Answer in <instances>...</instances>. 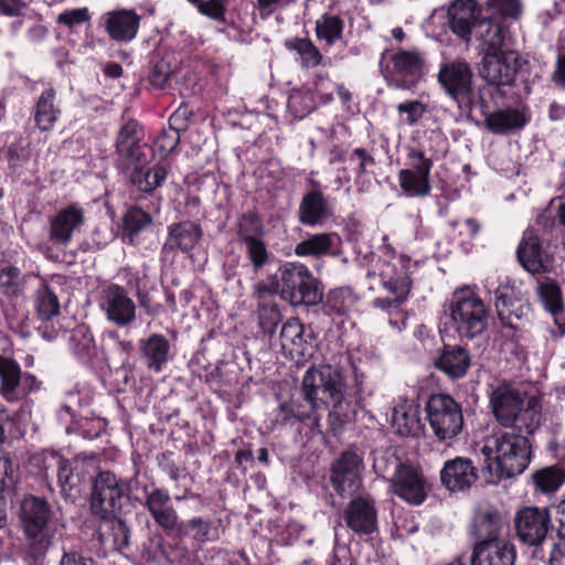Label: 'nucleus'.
I'll use <instances>...</instances> for the list:
<instances>
[{"label":"nucleus","mask_w":565,"mask_h":565,"mask_svg":"<svg viewBox=\"0 0 565 565\" xmlns=\"http://www.w3.org/2000/svg\"><path fill=\"white\" fill-rule=\"evenodd\" d=\"M502 518L498 510L487 507L479 508L472 520L471 534L478 542H490L499 539Z\"/></svg>","instance_id":"obj_36"},{"label":"nucleus","mask_w":565,"mask_h":565,"mask_svg":"<svg viewBox=\"0 0 565 565\" xmlns=\"http://www.w3.org/2000/svg\"><path fill=\"white\" fill-rule=\"evenodd\" d=\"M364 462L361 455L353 450L343 451L331 467V483L342 497L356 493L362 487Z\"/></svg>","instance_id":"obj_13"},{"label":"nucleus","mask_w":565,"mask_h":565,"mask_svg":"<svg viewBox=\"0 0 565 565\" xmlns=\"http://www.w3.org/2000/svg\"><path fill=\"white\" fill-rule=\"evenodd\" d=\"M21 381L20 364L13 359L0 354V395L7 402L13 403L23 398Z\"/></svg>","instance_id":"obj_34"},{"label":"nucleus","mask_w":565,"mask_h":565,"mask_svg":"<svg viewBox=\"0 0 565 565\" xmlns=\"http://www.w3.org/2000/svg\"><path fill=\"white\" fill-rule=\"evenodd\" d=\"M245 246L246 257L253 266L254 273L262 270L269 260V252L262 238L242 242Z\"/></svg>","instance_id":"obj_57"},{"label":"nucleus","mask_w":565,"mask_h":565,"mask_svg":"<svg viewBox=\"0 0 565 565\" xmlns=\"http://www.w3.org/2000/svg\"><path fill=\"white\" fill-rule=\"evenodd\" d=\"M385 258L379 257L375 266L366 274L367 279L380 278L382 287L394 298H375L373 306L383 310H398L399 306L407 299L412 288V280L408 276L404 260L396 259L391 247L385 246Z\"/></svg>","instance_id":"obj_7"},{"label":"nucleus","mask_w":565,"mask_h":565,"mask_svg":"<svg viewBox=\"0 0 565 565\" xmlns=\"http://www.w3.org/2000/svg\"><path fill=\"white\" fill-rule=\"evenodd\" d=\"M145 492V482L138 475L129 479L117 476L111 470L97 471L89 493L90 514L121 512L122 501H135L137 493Z\"/></svg>","instance_id":"obj_5"},{"label":"nucleus","mask_w":565,"mask_h":565,"mask_svg":"<svg viewBox=\"0 0 565 565\" xmlns=\"http://www.w3.org/2000/svg\"><path fill=\"white\" fill-rule=\"evenodd\" d=\"M301 391L310 412L297 409L284 403L279 406L275 422L279 425L311 420L313 428H320V409L328 411L330 429L337 433L348 424L356 413L355 403L347 390L343 373L331 365L310 367L303 375Z\"/></svg>","instance_id":"obj_1"},{"label":"nucleus","mask_w":565,"mask_h":565,"mask_svg":"<svg viewBox=\"0 0 565 565\" xmlns=\"http://www.w3.org/2000/svg\"><path fill=\"white\" fill-rule=\"evenodd\" d=\"M344 21L335 14L324 13L316 21V36L328 45H333L343 34Z\"/></svg>","instance_id":"obj_46"},{"label":"nucleus","mask_w":565,"mask_h":565,"mask_svg":"<svg viewBox=\"0 0 565 565\" xmlns=\"http://www.w3.org/2000/svg\"><path fill=\"white\" fill-rule=\"evenodd\" d=\"M21 524L25 537V559L29 565H42L52 544L49 522L52 510L44 498L30 495L21 502Z\"/></svg>","instance_id":"obj_6"},{"label":"nucleus","mask_w":565,"mask_h":565,"mask_svg":"<svg viewBox=\"0 0 565 565\" xmlns=\"http://www.w3.org/2000/svg\"><path fill=\"white\" fill-rule=\"evenodd\" d=\"M345 525L355 534L371 535L377 530V512L372 501L358 497L343 510Z\"/></svg>","instance_id":"obj_23"},{"label":"nucleus","mask_w":565,"mask_h":565,"mask_svg":"<svg viewBox=\"0 0 565 565\" xmlns=\"http://www.w3.org/2000/svg\"><path fill=\"white\" fill-rule=\"evenodd\" d=\"M143 138L142 128L135 120L126 122L118 131L116 138V153L118 167L129 170L131 163L147 164V145L141 143Z\"/></svg>","instance_id":"obj_16"},{"label":"nucleus","mask_w":565,"mask_h":565,"mask_svg":"<svg viewBox=\"0 0 565 565\" xmlns=\"http://www.w3.org/2000/svg\"><path fill=\"white\" fill-rule=\"evenodd\" d=\"M34 308L42 320H50L60 315L58 298L47 285L42 284L35 290Z\"/></svg>","instance_id":"obj_48"},{"label":"nucleus","mask_w":565,"mask_h":565,"mask_svg":"<svg viewBox=\"0 0 565 565\" xmlns=\"http://www.w3.org/2000/svg\"><path fill=\"white\" fill-rule=\"evenodd\" d=\"M57 483L65 500L75 502L82 495V487L92 480L97 472L94 457L76 456L72 460L63 457L56 458Z\"/></svg>","instance_id":"obj_11"},{"label":"nucleus","mask_w":565,"mask_h":565,"mask_svg":"<svg viewBox=\"0 0 565 565\" xmlns=\"http://www.w3.org/2000/svg\"><path fill=\"white\" fill-rule=\"evenodd\" d=\"M390 61V85L395 88H411L424 73L425 55L418 50H398L391 55Z\"/></svg>","instance_id":"obj_17"},{"label":"nucleus","mask_w":565,"mask_h":565,"mask_svg":"<svg viewBox=\"0 0 565 565\" xmlns=\"http://www.w3.org/2000/svg\"><path fill=\"white\" fill-rule=\"evenodd\" d=\"M196 8L201 14L212 20L220 22L225 20L226 7L222 0H201V2L196 4Z\"/></svg>","instance_id":"obj_62"},{"label":"nucleus","mask_w":565,"mask_h":565,"mask_svg":"<svg viewBox=\"0 0 565 565\" xmlns=\"http://www.w3.org/2000/svg\"><path fill=\"white\" fill-rule=\"evenodd\" d=\"M539 295L552 315L563 311V296L559 286L551 278H545L539 285Z\"/></svg>","instance_id":"obj_53"},{"label":"nucleus","mask_w":565,"mask_h":565,"mask_svg":"<svg viewBox=\"0 0 565 565\" xmlns=\"http://www.w3.org/2000/svg\"><path fill=\"white\" fill-rule=\"evenodd\" d=\"M486 6L492 15L502 19L519 20L523 12L520 0H487Z\"/></svg>","instance_id":"obj_58"},{"label":"nucleus","mask_w":565,"mask_h":565,"mask_svg":"<svg viewBox=\"0 0 565 565\" xmlns=\"http://www.w3.org/2000/svg\"><path fill=\"white\" fill-rule=\"evenodd\" d=\"M147 164L131 163L130 181L142 192H152L159 188L167 178V169L163 166L156 164L151 169Z\"/></svg>","instance_id":"obj_40"},{"label":"nucleus","mask_w":565,"mask_h":565,"mask_svg":"<svg viewBox=\"0 0 565 565\" xmlns=\"http://www.w3.org/2000/svg\"><path fill=\"white\" fill-rule=\"evenodd\" d=\"M399 114H406V122L408 125H415L426 113V105L419 100H409L401 103L396 107Z\"/></svg>","instance_id":"obj_63"},{"label":"nucleus","mask_w":565,"mask_h":565,"mask_svg":"<svg viewBox=\"0 0 565 565\" xmlns=\"http://www.w3.org/2000/svg\"><path fill=\"white\" fill-rule=\"evenodd\" d=\"M535 492L552 494L565 482V469L558 466H548L534 471L531 476Z\"/></svg>","instance_id":"obj_42"},{"label":"nucleus","mask_w":565,"mask_h":565,"mask_svg":"<svg viewBox=\"0 0 565 565\" xmlns=\"http://www.w3.org/2000/svg\"><path fill=\"white\" fill-rule=\"evenodd\" d=\"M428 424L439 441L456 438L463 428L461 405L448 394H433L425 405Z\"/></svg>","instance_id":"obj_9"},{"label":"nucleus","mask_w":565,"mask_h":565,"mask_svg":"<svg viewBox=\"0 0 565 565\" xmlns=\"http://www.w3.org/2000/svg\"><path fill=\"white\" fill-rule=\"evenodd\" d=\"M435 365L449 379L459 380L468 373L471 366V356L462 347L445 345Z\"/></svg>","instance_id":"obj_30"},{"label":"nucleus","mask_w":565,"mask_h":565,"mask_svg":"<svg viewBox=\"0 0 565 565\" xmlns=\"http://www.w3.org/2000/svg\"><path fill=\"white\" fill-rule=\"evenodd\" d=\"M238 241L247 242L258 239L265 235V227L262 217L256 213L248 211L243 213L236 223Z\"/></svg>","instance_id":"obj_49"},{"label":"nucleus","mask_w":565,"mask_h":565,"mask_svg":"<svg viewBox=\"0 0 565 565\" xmlns=\"http://www.w3.org/2000/svg\"><path fill=\"white\" fill-rule=\"evenodd\" d=\"M172 73L169 62L161 58L153 65L149 75V83L153 88L163 89Z\"/></svg>","instance_id":"obj_60"},{"label":"nucleus","mask_w":565,"mask_h":565,"mask_svg":"<svg viewBox=\"0 0 565 565\" xmlns=\"http://www.w3.org/2000/svg\"><path fill=\"white\" fill-rule=\"evenodd\" d=\"M286 46L300 55L303 67H316L322 61V54L309 39H294L287 41Z\"/></svg>","instance_id":"obj_52"},{"label":"nucleus","mask_w":565,"mask_h":565,"mask_svg":"<svg viewBox=\"0 0 565 565\" xmlns=\"http://www.w3.org/2000/svg\"><path fill=\"white\" fill-rule=\"evenodd\" d=\"M516 537L527 546H541L554 530L548 509L525 507L513 519Z\"/></svg>","instance_id":"obj_12"},{"label":"nucleus","mask_w":565,"mask_h":565,"mask_svg":"<svg viewBox=\"0 0 565 565\" xmlns=\"http://www.w3.org/2000/svg\"><path fill=\"white\" fill-rule=\"evenodd\" d=\"M299 221L301 224L315 226L322 224L330 215L329 203L320 190L306 193L299 204Z\"/></svg>","instance_id":"obj_33"},{"label":"nucleus","mask_w":565,"mask_h":565,"mask_svg":"<svg viewBox=\"0 0 565 565\" xmlns=\"http://www.w3.org/2000/svg\"><path fill=\"white\" fill-rule=\"evenodd\" d=\"M484 288L489 294L494 295V307L499 319L509 320L511 318L509 307H513L514 303L520 301L515 297L513 287L508 284H498V278L490 275L484 280Z\"/></svg>","instance_id":"obj_41"},{"label":"nucleus","mask_w":565,"mask_h":565,"mask_svg":"<svg viewBox=\"0 0 565 565\" xmlns=\"http://www.w3.org/2000/svg\"><path fill=\"white\" fill-rule=\"evenodd\" d=\"M489 403L495 422L505 430L535 434L544 422L541 399L525 397L511 385L501 384L493 388Z\"/></svg>","instance_id":"obj_3"},{"label":"nucleus","mask_w":565,"mask_h":565,"mask_svg":"<svg viewBox=\"0 0 565 565\" xmlns=\"http://www.w3.org/2000/svg\"><path fill=\"white\" fill-rule=\"evenodd\" d=\"M180 141V134L171 130H162V132L157 138L156 145L164 156L171 153Z\"/></svg>","instance_id":"obj_64"},{"label":"nucleus","mask_w":565,"mask_h":565,"mask_svg":"<svg viewBox=\"0 0 565 565\" xmlns=\"http://www.w3.org/2000/svg\"><path fill=\"white\" fill-rule=\"evenodd\" d=\"M516 256L522 267L531 274H542L548 270V255L543 250L541 241L533 230L523 233Z\"/></svg>","instance_id":"obj_27"},{"label":"nucleus","mask_w":565,"mask_h":565,"mask_svg":"<svg viewBox=\"0 0 565 565\" xmlns=\"http://www.w3.org/2000/svg\"><path fill=\"white\" fill-rule=\"evenodd\" d=\"M437 82L445 94L459 107H470L473 102V72L465 60L443 63L437 74Z\"/></svg>","instance_id":"obj_10"},{"label":"nucleus","mask_w":565,"mask_h":565,"mask_svg":"<svg viewBox=\"0 0 565 565\" xmlns=\"http://www.w3.org/2000/svg\"><path fill=\"white\" fill-rule=\"evenodd\" d=\"M140 503L152 516L154 523L166 532H173L178 526V512L172 504L170 493L164 488L152 487L145 482V492L137 493Z\"/></svg>","instance_id":"obj_14"},{"label":"nucleus","mask_w":565,"mask_h":565,"mask_svg":"<svg viewBox=\"0 0 565 565\" xmlns=\"http://www.w3.org/2000/svg\"><path fill=\"white\" fill-rule=\"evenodd\" d=\"M68 343L73 353L82 359L89 358L94 349L93 335L85 326H78L72 330Z\"/></svg>","instance_id":"obj_54"},{"label":"nucleus","mask_w":565,"mask_h":565,"mask_svg":"<svg viewBox=\"0 0 565 565\" xmlns=\"http://www.w3.org/2000/svg\"><path fill=\"white\" fill-rule=\"evenodd\" d=\"M392 427L402 437L418 436L423 431L419 406L413 401H403L394 406Z\"/></svg>","instance_id":"obj_32"},{"label":"nucleus","mask_w":565,"mask_h":565,"mask_svg":"<svg viewBox=\"0 0 565 565\" xmlns=\"http://www.w3.org/2000/svg\"><path fill=\"white\" fill-rule=\"evenodd\" d=\"M430 177L415 170L402 169L398 172L401 189L412 198H425L430 193Z\"/></svg>","instance_id":"obj_44"},{"label":"nucleus","mask_w":565,"mask_h":565,"mask_svg":"<svg viewBox=\"0 0 565 565\" xmlns=\"http://www.w3.org/2000/svg\"><path fill=\"white\" fill-rule=\"evenodd\" d=\"M529 121L523 110L513 107L488 113L484 118L486 128L494 135H509L522 129Z\"/></svg>","instance_id":"obj_31"},{"label":"nucleus","mask_w":565,"mask_h":565,"mask_svg":"<svg viewBox=\"0 0 565 565\" xmlns=\"http://www.w3.org/2000/svg\"><path fill=\"white\" fill-rule=\"evenodd\" d=\"M169 340L159 333H153L147 339L140 340V355L146 366L156 372H161L170 355Z\"/></svg>","instance_id":"obj_35"},{"label":"nucleus","mask_w":565,"mask_h":565,"mask_svg":"<svg viewBox=\"0 0 565 565\" xmlns=\"http://www.w3.org/2000/svg\"><path fill=\"white\" fill-rule=\"evenodd\" d=\"M478 480L477 468L468 458L456 457L447 460L440 470L441 484L451 492L465 491Z\"/></svg>","instance_id":"obj_25"},{"label":"nucleus","mask_w":565,"mask_h":565,"mask_svg":"<svg viewBox=\"0 0 565 565\" xmlns=\"http://www.w3.org/2000/svg\"><path fill=\"white\" fill-rule=\"evenodd\" d=\"M478 38L483 45V53L503 52L509 49V30L493 19L481 20L477 26Z\"/></svg>","instance_id":"obj_37"},{"label":"nucleus","mask_w":565,"mask_h":565,"mask_svg":"<svg viewBox=\"0 0 565 565\" xmlns=\"http://www.w3.org/2000/svg\"><path fill=\"white\" fill-rule=\"evenodd\" d=\"M119 512L90 514L96 520L94 537L104 550L124 553L130 546L131 529Z\"/></svg>","instance_id":"obj_15"},{"label":"nucleus","mask_w":565,"mask_h":565,"mask_svg":"<svg viewBox=\"0 0 565 565\" xmlns=\"http://www.w3.org/2000/svg\"><path fill=\"white\" fill-rule=\"evenodd\" d=\"M85 223V211L75 203L58 210L49 221V241L67 246Z\"/></svg>","instance_id":"obj_20"},{"label":"nucleus","mask_w":565,"mask_h":565,"mask_svg":"<svg viewBox=\"0 0 565 565\" xmlns=\"http://www.w3.org/2000/svg\"><path fill=\"white\" fill-rule=\"evenodd\" d=\"M105 29L111 40L130 42L138 33L140 15L135 10L120 9L104 15Z\"/></svg>","instance_id":"obj_29"},{"label":"nucleus","mask_w":565,"mask_h":565,"mask_svg":"<svg viewBox=\"0 0 565 565\" xmlns=\"http://www.w3.org/2000/svg\"><path fill=\"white\" fill-rule=\"evenodd\" d=\"M518 430H498L486 438L480 449L482 469L489 473V482L498 483L522 475L532 457L530 436Z\"/></svg>","instance_id":"obj_2"},{"label":"nucleus","mask_w":565,"mask_h":565,"mask_svg":"<svg viewBox=\"0 0 565 565\" xmlns=\"http://www.w3.org/2000/svg\"><path fill=\"white\" fill-rule=\"evenodd\" d=\"M391 491L411 505H420L427 499L430 486L420 469L408 462L390 483Z\"/></svg>","instance_id":"obj_21"},{"label":"nucleus","mask_w":565,"mask_h":565,"mask_svg":"<svg viewBox=\"0 0 565 565\" xmlns=\"http://www.w3.org/2000/svg\"><path fill=\"white\" fill-rule=\"evenodd\" d=\"M179 536H189L199 544L213 542L218 539V532L213 526L210 519L194 516L190 520L178 521V526L173 531Z\"/></svg>","instance_id":"obj_38"},{"label":"nucleus","mask_w":565,"mask_h":565,"mask_svg":"<svg viewBox=\"0 0 565 565\" xmlns=\"http://www.w3.org/2000/svg\"><path fill=\"white\" fill-rule=\"evenodd\" d=\"M202 227L195 222L182 221L168 226V236L162 245L161 255L169 257L174 252L189 253L201 241Z\"/></svg>","instance_id":"obj_24"},{"label":"nucleus","mask_w":565,"mask_h":565,"mask_svg":"<svg viewBox=\"0 0 565 565\" xmlns=\"http://www.w3.org/2000/svg\"><path fill=\"white\" fill-rule=\"evenodd\" d=\"M0 290L10 298L20 297L24 290L21 269L14 265H4L0 268Z\"/></svg>","instance_id":"obj_50"},{"label":"nucleus","mask_w":565,"mask_h":565,"mask_svg":"<svg viewBox=\"0 0 565 565\" xmlns=\"http://www.w3.org/2000/svg\"><path fill=\"white\" fill-rule=\"evenodd\" d=\"M437 151L431 146L418 143L407 148V159L411 170L430 177V171L436 159Z\"/></svg>","instance_id":"obj_47"},{"label":"nucleus","mask_w":565,"mask_h":565,"mask_svg":"<svg viewBox=\"0 0 565 565\" xmlns=\"http://www.w3.org/2000/svg\"><path fill=\"white\" fill-rule=\"evenodd\" d=\"M260 281L294 307L316 306L323 299L321 281L299 262L282 263Z\"/></svg>","instance_id":"obj_4"},{"label":"nucleus","mask_w":565,"mask_h":565,"mask_svg":"<svg viewBox=\"0 0 565 565\" xmlns=\"http://www.w3.org/2000/svg\"><path fill=\"white\" fill-rule=\"evenodd\" d=\"M515 546L508 540L477 542L472 561L475 565H514Z\"/></svg>","instance_id":"obj_28"},{"label":"nucleus","mask_w":565,"mask_h":565,"mask_svg":"<svg viewBox=\"0 0 565 565\" xmlns=\"http://www.w3.org/2000/svg\"><path fill=\"white\" fill-rule=\"evenodd\" d=\"M334 233H319L307 237L295 247L298 257H320L330 253L337 239Z\"/></svg>","instance_id":"obj_43"},{"label":"nucleus","mask_w":565,"mask_h":565,"mask_svg":"<svg viewBox=\"0 0 565 565\" xmlns=\"http://www.w3.org/2000/svg\"><path fill=\"white\" fill-rule=\"evenodd\" d=\"M353 305V295L349 288H335L328 292L323 307L328 315L343 316Z\"/></svg>","instance_id":"obj_51"},{"label":"nucleus","mask_w":565,"mask_h":565,"mask_svg":"<svg viewBox=\"0 0 565 565\" xmlns=\"http://www.w3.org/2000/svg\"><path fill=\"white\" fill-rule=\"evenodd\" d=\"M348 162L352 167L356 181L369 174L376 163L373 154L362 147L354 148L351 151Z\"/></svg>","instance_id":"obj_56"},{"label":"nucleus","mask_w":565,"mask_h":565,"mask_svg":"<svg viewBox=\"0 0 565 565\" xmlns=\"http://www.w3.org/2000/svg\"><path fill=\"white\" fill-rule=\"evenodd\" d=\"M303 324L299 319L288 320L280 331L281 345H299L302 342Z\"/></svg>","instance_id":"obj_59"},{"label":"nucleus","mask_w":565,"mask_h":565,"mask_svg":"<svg viewBox=\"0 0 565 565\" xmlns=\"http://www.w3.org/2000/svg\"><path fill=\"white\" fill-rule=\"evenodd\" d=\"M481 7L476 0H454L447 8V24L450 31L469 44L472 30L477 29Z\"/></svg>","instance_id":"obj_22"},{"label":"nucleus","mask_w":565,"mask_h":565,"mask_svg":"<svg viewBox=\"0 0 565 565\" xmlns=\"http://www.w3.org/2000/svg\"><path fill=\"white\" fill-rule=\"evenodd\" d=\"M276 294L260 280L253 286L252 297L256 301L259 327L265 333L273 334L281 321Z\"/></svg>","instance_id":"obj_26"},{"label":"nucleus","mask_w":565,"mask_h":565,"mask_svg":"<svg viewBox=\"0 0 565 565\" xmlns=\"http://www.w3.org/2000/svg\"><path fill=\"white\" fill-rule=\"evenodd\" d=\"M55 97V89L50 87L40 95L34 106V121L42 131L51 130L61 115V109L54 103Z\"/></svg>","instance_id":"obj_39"},{"label":"nucleus","mask_w":565,"mask_h":565,"mask_svg":"<svg viewBox=\"0 0 565 565\" xmlns=\"http://www.w3.org/2000/svg\"><path fill=\"white\" fill-rule=\"evenodd\" d=\"M449 310L452 327L461 341L472 340L487 330L488 310L483 301L469 289L455 290Z\"/></svg>","instance_id":"obj_8"},{"label":"nucleus","mask_w":565,"mask_h":565,"mask_svg":"<svg viewBox=\"0 0 565 565\" xmlns=\"http://www.w3.org/2000/svg\"><path fill=\"white\" fill-rule=\"evenodd\" d=\"M481 64L480 76L495 86L510 85L520 67L518 53L510 49L483 53Z\"/></svg>","instance_id":"obj_18"},{"label":"nucleus","mask_w":565,"mask_h":565,"mask_svg":"<svg viewBox=\"0 0 565 565\" xmlns=\"http://www.w3.org/2000/svg\"><path fill=\"white\" fill-rule=\"evenodd\" d=\"M90 20V14L87 8H78L67 10L60 13L56 18L58 24H63L68 29H73L76 25L83 24Z\"/></svg>","instance_id":"obj_61"},{"label":"nucleus","mask_w":565,"mask_h":565,"mask_svg":"<svg viewBox=\"0 0 565 565\" xmlns=\"http://www.w3.org/2000/svg\"><path fill=\"white\" fill-rule=\"evenodd\" d=\"M151 222L150 215L140 207L135 206L129 209L124 217V231L129 242L132 243L134 237L145 227L149 226Z\"/></svg>","instance_id":"obj_55"},{"label":"nucleus","mask_w":565,"mask_h":565,"mask_svg":"<svg viewBox=\"0 0 565 565\" xmlns=\"http://www.w3.org/2000/svg\"><path fill=\"white\" fill-rule=\"evenodd\" d=\"M99 307L107 319L117 327L129 326L136 319V303L122 286L113 284L105 288Z\"/></svg>","instance_id":"obj_19"},{"label":"nucleus","mask_w":565,"mask_h":565,"mask_svg":"<svg viewBox=\"0 0 565 565\" xmlns=\"http://www.w3.org/2000/svg\"><path fill=\"white\" fill-rule=\"evenodd\" d=\"M407 465L408 462L402 461L391 450L374 452L373 469L377 476L387 479L390 483L392 482V479H394Z\"/></svg>","instance_id":"obj_45"}]
</instances>
